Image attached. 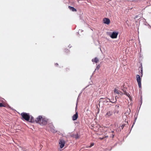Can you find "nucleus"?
Returning a JSON list of instances; mask_svg holds the SVG:
<instances>
[{"mask_svg": "<svg viewBox=\"0 0 151 151\" xmlns=\"http://www.w3.org/2000/svg\"><path fill=\"white\" fill-rule=\"evenodd\" d=\"M22 118L27 121H29L30 118V115L28 113L23 112L21 114Z\"/></svg>", "mask_w": 151, "mask_h": 151, "instance_id": "f257e3e1", "label": "nucleus"}, {"mask_svg": "<svg viewBox=\"0 0 151 151\" xmlns=\"http://www.w3.org/2000/svg\"><path fill=\"white\" fill-rule=\"evenodd\" d=\"M43 118L42 116H39L38 117H37L35 120L36 122L41 125H44L43 123Z\"/></svg>", "mask_w": 151, "mask_h": 151, "instance_id": "f03ea898", "label": "nucleus"}, {"mask_svg": "<svg viewBox=\"0 0 151 151\" xmlns=\"http://www.w3.org/2000/svg\"><path fill=\"white\" fill-rule=\"evenodd\" d=\"M65 143V141L62 139H60L59 142V145L60 147L62 148L64 147Z\"/></svg>", "mask_w": 151, "mask_h": 151, "instance_id": "7ed1b4c3", "label": "nucleus"}, {"mask_svg": "<svg viewBox=\"0 0 151 151\" xmlns=\"http://www.w3.org/2000/svg\"><path fill=\"white\" fill-rule=\"evenodd\" d=\"M136 78L139 87L141 88V79L139 75H137L136 76Z\"/></svg>", "mask_w": 151, "mask_h": 151, "instance_id": "20e7f679", "label": "nucleus"}, {"mask_svg": "<svg viewBox=\"0 0 151 151\" xmlns=\"http://www.w3.org/2000/svg\"><path fill=\"white\" fill-rule=\"evenodd\" d=\"M118 35V33L117 32H114L110 35V37L112 39L116 38L117 37Z\"/></svg>", "mask_w": 151, "mask_h": 151, "instance_id": "39448f33", "label": "nucleus"}, {"mask_svg": "<svg viewBox=\"0 0 151 151\" xmlns=\"http://www.w3.org/2000/svg\"><path fill=\"white\" fill-rule=\"evenodd\" d=\"M103 21L104 23V24H109L110 23V19L107 18H104L103 19Z\"/></svg>", "mask_w": 151, "mask_h": 151, "instance_id": "423d86ee", "label": "nucleus"}, {"mask_svg": "<svg viewBox=\"0 0 151 151\" xmlns=\"http://www.w3.org/2000/svg\"><path fill=\"white\" fill-rule=\"evenodd\" d=\"M116 99H111V100L109 99H107V100L106 101L107 102H111L113 103H115V102H116Z\"/></svg>", "mask_w": 151, "mask_h": 151, "instance_id": "0eeeda50", "label": "nucleus"}, {"mask_svg": "<svg viewBox=\"0 0 151 151\" xmlns=\"http://www.w3.org/2000/svg\"><path fill=\"white\" fill-rule=\"evenodd\" d=\"M113 114V112L112 111H109L107 112L106 114V117H108L112 115Z\"/></svg>", "mask_w": 151, "mask_h": 151, "instance_id": "6e6552de", "label": "nucleus"}, {"mask_svg": "<svg viewBox=\"0 0 151 151\" xmlns=\"http://www.w3.org/2000/svg\"><path fill=\"white\" fill-rule=\"evenodd\" d=\"M78 117V113L76 112L75 114H74L72 116V119L73 121L76 120Z\"/></svg>", "mask_w": 151, "mask_h": 151, "instance_id": "1a4fd4ad", "label": "nucleus"}, {"mask_svg": "<svg viewBox=\"0 0 151 151\" xmlns=\"http://www.w3.org/2000/svg\"><path fill=\"white\" fill-rule=\"evenodd\" d=\"M48 119H47L45 118V117H43V124H44V125H45L46 124L47 122Z\"/></svg>", "mask_w": 151, "mask_h": 151, "instance_id": "9d476101", "label": "nucleus"}, {"mask_svg": "<svg viewBox=\"0 0 151 151\" xmlns=\"http://www.w3.org/2000/svg\"><path fill=\"white\" fill-rule=\"evenodd\" d=\"M68 8L70 10L72 11L73 12H76L77 11L76 9L73 7L69 6Z\"/></svg>", "mask_w": 151, "mask_h": 151, "instance_id": "9b49d317", "label": "nucleus"}, {"mask_svg": "<svg viewBox=\"0 0 151 151\" xmlns=\"http://www.w3.org/2000/svg\"><path fill=\"white\" fill-rule=\"evenodd\" d=\"M92 61L93 62H95L96 63H97L99 62V60L97 58H95L92 59Z\"/></svg>", "mask_w": 151, "mask_h": 151, "instance_id": "f8f14e48", "label": "nucleus"}, {"mask_svg": "<svg viewBox=\"0 0 151 151\" xmlns=\"http://www.w3.org/2000/svg\"><path fill=\"white\" fill-rule=\"evenodd\" d=\"M29 122H34V119L33 117L30 116V118L29 119Z\"/></svg>", "mask_w": 151, "mask_h": 151, "instance_id": "ddd939ff", "label": "nucleus"}, {"mask_svg": "<svg viewBox=\"0 0 151 151\" xmlns=\"http://www.w3.org/2000/svg\"><path fill=\"white\" fill-rule=\"evenodd\" d=\"M114 92L115 93H116L118 94H119V91L116 88H115L114 90Z\"/></svg>", "mask_w": 151, "mask_h": 151, "instance_id": "4468645a", "label": "nucleus"}, {"mask_svg": "<svg viewBox=\"0 0 151 151\" xmlns=\"http://www.w3.org/2000/svg\"><path fill=\"white\" fill-rule=\"evenodd\" d=\"M100 65H98L97 66H96V69H95V71L93 72V73H94V72L96 70H98L99 69V68H100Z\"/></svg>", "mask_w": 151, "mask_h": 151, "instance_id": "2eb2a0df", "label": "nucleus"}, {"mask_svg": "<svg viewBox=\"0 0 151 151\" xmlns=\"http://www.w3.org/2000/svg\"><path fill=\"white\" fill-rule=\"evenodd\" d=\"M114 114H115V113H116L117 114H118L119 112V111L118 110H117L116 109H115L114 111Z\"/></svg>", "mask_w": 151, "mask_h": 151, "instance_id": "dca6fc26", "label": "nucleus"}, {"mask_svg": "<svg viewBox=\"0 0 151 151\" xmlns=\"http://www.w3.org/2000/svg\"><path fill=\"white\" fill-rule=\"evenodd\" d=\"M94 145V143H92L90 145V146H89L88 147H89V148H90V147H92V146H93V145Z\"/></svg>", "mask_w": 151, "mask_h": 151, "instance_id": "f3484780", "label": "nucleus"}, {"mask_svg": "<svg viewBox=\"0 0 151 151\" xmlns=\"http://www.w3.org/2000/svg\"><path fill=\"white\" fill-rule=\"evenodd\" d=\"M116 109H117V108H119V105H116L115 106Z\"/></svg>", "mask_w": 151, "mask_h": 151, "instance_id": "a211bd4d", "label": "nucleus"}, {"mask_svg": "<svg viewBox=\"0 0 151 151\" xmlns=\"http://www.w3.org/2000/svg\"><path fill=\"white\" fill-rule=\"evenodd\" d=\"M4 106V105L1 103H0V107H2Z\"/></svg>", "mask_w": 151, "mask_h": 151, "instance_id": "6ab92c4d", "label": "nucleus"}, {"mask_svg": "<svg viewBox=\"0 0 151 151\" xmlns=\"http://www.w3.org/2000/svg\"><path fill=\"white\" fill-rule=\"evenodd\" d=\"M51 131H52L53 132L55 133V132H56V131H55L54 129H52L51 130Z\"/></svg>", "mask_w": 151, "mask_h": 151, "instance_id": "aec40b11", "label": "nucleus"}, {"mask_svg": "<svg viewBox=\"0 0 151 151\" xmlns=\"http://www.w3.org/2000/svg\"><path fill=\"white\" fill-rule=\"evenodd\" d=\"M124 125H122V126H121V128H122V129L123 127H124Z\"/></svg>", "mask_w": 151, "mask_h": 151, "instance_id": "412c9836", "label": "nucleus"}, {"mask_svg": "<svg viewBox=\"0 0 151 151\" xmlns=\"http://www.w3.org/2000/svg\"><path fill=\"white\" fill-rule=\"evenodd\" d=\"M137 119V117H136V118H135V119H134V122H136V120Z\"/></svg>", "mask_w": 151, "mask_h": 151, "instance_id": "4be33fe9", "label": "nucleus"}, {"mask_svg": "<svg viewBox=\"0 0 151 151\" xmlns=\"http://www.w3.org/2000/svg\"><path fill=\"white\" fill-rule=\"evenodd\" d=\"M135 123V122H133V124L132 127L134 125V124Z\"/></svg>", "mask_w": 151, "mask_h": 151, "instance_id": "5701e85b", "label": "nucleus"}, {"mask_svg": "<svg viewBox=\"0 0 151 151\" xmlns=\"http://www.w3.org/2000/svg\"><path fill=\"white\" fill-rule=\"evenodd\" d=\"M100 138V139H103V138Z\"/></svg>", "mask_w": 151, "mask_h": 151, "instance_id": "b1692460", "label": "nucleus"}, {"mask_svg": "<svg viewBox=\"0 0 151 151\" xmlns=\"http://www.w3.org/2000/svg\"><path fill=\"white\" fill-rule=\"evenodd\" d=\"M58 65V64L57 63H56L55 64V65Z\"/></svg>", "mask_w": 151, "mask_h": 151, "instance_id": "393cba45", "label": "nucleus"}, {"mask_svg": "<svg viewBox=\"0 0 151 151\" xmlns=\"http://www.w3.org/2000/svg\"><path fill=\"white\" fill-rule=\"evenodd\" d=\"M117 97V96H116L115 98V99H116V98H117V97Z\"/></svg>", "mask_w": 151, "mask_h": 151, "instance_id": "a878e982", "label": "nucleus"}]
</instances>
